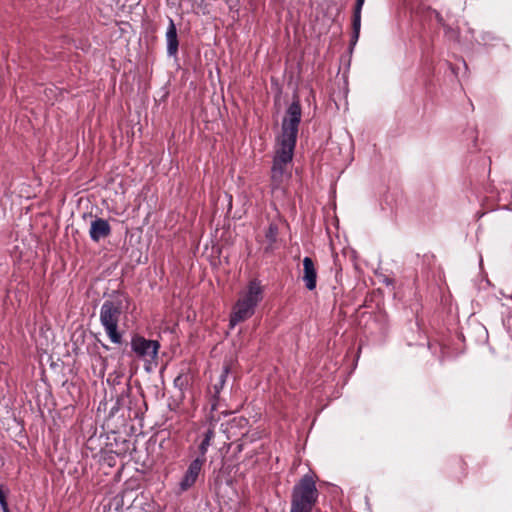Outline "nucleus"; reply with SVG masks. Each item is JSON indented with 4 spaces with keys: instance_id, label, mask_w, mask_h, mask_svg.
I'll use <instances>...</instances> for the list:
<instances>
[{
    "instance_id": "10",
    "label": "nucleus",
    "mask_w": 512,
    "mask_h": 512,
    "mask_svg": "<svg viewBox=\"0 0 512 512\" xmlns=\"http://www.w3.org/2000/svg\"><path fill=\"white\" fill-rule=\"evenodd\" d=\"M365 0H356L354 11H353V21H352V37H351V45H355L359 39L360 29H361V11L363 8Z\"/></svg>"
},
{
    "instance_id": "7",
    "label": "nucleus",
    "mask_w": 512,
    "mask_h": 512,
    "mask_svg": "<svg viewBox=\"0 0 512 512\" xmlns=\"http://www.w3.org/2000/svg\"><path fill=\"white\" fill-rule=\"evenodd\" d=\"M205 461L206 458H196L190 463L187 471L179 483L181 491H187L195 484Z\"/></svg>"
},
{
    "instance_id": "1",
    "label": "nucleus",
    "mask_w": 512,
    "mask_h": 512,
    "mask_svg": "<svg viewBox=\"0 0 512 512\" xmlns=\"http://www.w3.org/2000/svg\"><path fill=\"white\" fill-rule=\"evenodd\" d=\"M262 299L263 289L260 282L256 279L251 280L246 289L240 293L239 298L232 309L230 327L233 328L238 323L252 317L257 305L262 301Z\"/></svg>"
},
{
    "instance_id": "14",
    "label": "nucleus",
    "mask_w": 512,
    "mask_h": 512,
    "mask_svg": "<svg viewBox=\"0 0 512 512\" xmlns=\"http://www.w3.org/2000/svg\"><path fill=\"white\" fill-rule=\"evenodd\" d=\"M0 506H1L2 510H3V512H9L8 503H7V500H6V495L2 491V489H0Z\"/></svg>"
},
{
    "instance_id": "3",
    "label": "nucleus",
    "mask_w": 512,
    "mask_h": 512,
    "mask_svg": "<svg viewBox=\"0 0 512 512\" xmlns=\"http://www.w3.org/2000/svg\"><path fill=\"white\" fill-rule=\"evenodd\" d=\"M318 496L313 477L309 474L304 475L292 489L290 512H312Z\"/></svg>"
},
{
    "instance_id": "5",
    "label": "nucleus",
    "mask_w": 512,
    "mask_h": 512,
    "mask_svg": "<svg viewBox=\"0 0 512 512\" xmlns=\"http://www.w3.org/2000/svg\"><path fill=\"white\" fill-rule=\"evenodd\" d=\"M301 106L298 100L293 101L286 111L282 122V134L278 145L294 149L297 140L298 126L301 121Z\"/></svg>"
},
{
    "instance_id": "6",
    "label": "nucleus",
    "mask_w": 512,
    "mask_h": 512,
    "mask_svg": "<svg viewBox=\"0 0 512 512\" xmlns=\"http://www.w3.org/2000/svg\"><path fill=\"white\" fill-rule=\"evenodd\" d=\"M131 350L135 356L146 365H156L160 343L157 340L146 339L141 335L131 338Z\"/></svg>"
},
{
    "instance_id": "15",
    "label": "nucleus",
    "mask_w": 512,
    "mask_h": 512,
    "mask_svg": "<svg viewBox=\"0 0 512 512\" xmlns=\"http://www.w3.org/2000/svg\"><path fill=\"white\" fill-rule=\"evenodd\" d=\"M227 374H228V367H224L223 372L220 375V381H219L220 388L223 387Z\"/></svg>"
},
{
    "instance_id": "13",
    "label": "nucleus",
    "mask_w": 512,
    "mask_h": 512,
    "mask_svg": "<svg viewBox=\"0 0 512 512\" xmlns=\"http://www.w3.org/2000/svg\"><path fill=\"white\" fill-rule=\"evenodd\" d=\"M278 234V229L275 225H270L266 231L265 237L269 242V245L272 246L275 243Z\"/></svg>"
},
{
    "instance_id": "8",
    "label": "nucleus",
    "mask_w": 512,
    "mask_h": 512,
    "mask_svg": "<svg viewBox=\"0 0 512 512\" xmlns=\"http://www.w3.org/2000/svg\"><path fill=\"white\" fill-rule=\"evenodd\" d=\"M110 233L111 226L107 220L96 218L91 222L89 235L94 242H99L101 239L108 237Z\"/></svg>"
},
{
    "instance_id": "9",
    "label": "nucleus",
    "mask_w": 512,
    "mask_h": 512,
    "mask_svg": "<svg viewBox=\"0 0 512 512\" xmlns=\"http://www.w3.org/2000/svg\"><path fill=\"white\" fill-rule=\"evenodd\" d=\"M303 281L308 290H314L317 283V271L310 257L303 259Z\"/></svg>"
},
{
    "instance_id": "11",
    "label": "nucleus",
    "mask_w": 512,
    "mask_h": 512,
    "mask_svg": "<svg viewBox=\"0 0 512 512\" xmlns=\"http://www.w3.org/2000/svg\"><path fill=\"white\" fill-rule=\"evenodd\" d=\"M166 40H167V52L170 56H173L178 51V38H177V30L173 20H170L169 26L166 32Z\"/></svg>"
},
{
    "instance_id": "2",
    "label": "nucleus",
    "mask_w": 512,
    "mask_h": 512,
    "mask_svg": "<svg viewBox=\"0 0 512 512\" xmlns=\"http://www.w3.org/2000/svg\"><path fill=\"white\" fill-rule=\"evenodd\" d=\"M126 299L122 296H116L106 300L100 309V322L103 326L108 338L114 344L122 342V333L118 331V325L122 314L127 307Z\"/></svg>"
},
{
    "instance_id": "4",
    "label": "nucleus",
    "mask_w": 512,
    "mask_h": 512,
    "mask_svg": "<svg viewBox=\"0 0 512 512\" xmlns=\"http://www.w3.org/2000/svg\"><path fill=\"white\" fill-rule=\"evenodd\" d=\"M294 149L277 145L271 168V186L273 190H283L291 178V162Z\"/></svg>"
},
{
    "instance_id": "12",
    "label": "nucleus",
    "mask_w": 512,
    "mask_h": 512,
    "mask_svg": "<svg viewBox=\"0 0 512 512\" xmlns=\"http://www.w3.org/2000/svg\"><path fill=\"white\" fill-rule=\"evenodd\" d=\"M215 437V431L213 428H209L203 436V439L198 447L200 456L198 458H206L205 455L208 451V448L211 445L212 440Z\"/></svg>"
}]
</instances>
